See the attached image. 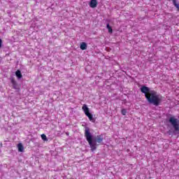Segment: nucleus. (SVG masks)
Here are the masks:
<instances>
[{
    "mask_svg": "<svg viewBox=\"0 0 179 179\" xmlns=\"http://www.w3.org/2000/svg\"><path fill=\"white\" fill-rule=\"evenodd\" d=\"M141 93L145 94L146 100L150 103V104H153L156 107L160 106L163 100V96L157 94L155 90H151L150 88L146 86H143L141 88Z\"/></svg>",
    "mask_w": 179,
    "mask_h": 179,
    "instance_id": "nucleus-1",
    "label": "nucleus"
},
{
    "mask_svg": "<svg viewBox=\"0 0 179 179\" xmlns=\"http://www.w3.org/2000/svg\"><path fill=\"white\" fill-rule=\"evenodd\" d=\"M85 137L90 145L92 152H94L97 149V143H101L104 141L101 135L96 136V140L93 141V135L90 133V129L89 127H85Z\"/></svg>",
    "mask_w": 179,
    "mask_h": 179,
    "instance_id": "nucleus-2",
    "label": "nucleus"
},
{
    "mask_svg": "<svg viewBox=\"0 0 179 179\" xmlns=\"http://www.w3.org/2000/svg\"><path fill=\"white\" fill-rule=\"evenodd\" d=\"M82 110L85 114V115L89 118L90 121H92V122H96V119L93 118V115L90 113L87 105L84 104L82 107Z\"/></svg>",
    "mask_w": 179,
    "mask_h": 179,
    "instance_id": "nucleus-3",
    "label": "nucleus"
},
{
    "mask_svg": "<svg viewBox=\"0 0 179 179\" xmlns=\"http://www.w3.org/2000/svg\"><path fill=\"white\" fill-rule=\"evenodd\" d=\"M169 122L173 127L174 130L176 132L179 131V124L177 119L174 118L173 117H171L169 118Z\"/></svg>",
    "mask_w": 179,
    "mask_h": 179,
    "instance_id": "nucleus-4",
    "label": "nucleus"
},
{
    "mask_svg": "<svg viewBox=\"0 0 179 179\" xmlns=\"http://www.w3.org/2000/svg\"><path fill=\"white\" fill-rule=\"evenodd\" d=\"M10 83L13 85V89H15V90H17V83L16 82L14 78H10Z\"/></svg>",
    "mask_w": 179,
    "mask_h": 179,
    "instance_id": "nucleus-5",
    "label": "nucleus"
},
{
    "mask_svg": "<svg viewBox=\"0 0 179 179\" xmlns=\"http://www.w3.org/2000/svg\"><path fill=\"white\" fill-rule=\"evenodd\" d=\"M97 3V0H91L90 3V8H96Z\"/></svg>",
    "mask_w": 179,
    "mask_h": 179,
    "instance_id": "nucleus-6",
    "label": "nucleus"
},
{
    "mask_svg": "<svg viewBox=\"0 0 179 179\" xmlns=\"http://www.w3.org/2000/svg\"><path fill=\"white\" fill-rule=\"evenodd\" d=\"M80 50H83V51L85 50H87V44L85 42L81 43L80 45Z\"/></svg>",
    "mask_w": 179,
    "mask_h": 179,
    "instance_id": "nucleus-7",
    "label": "nucleus"
},
{
    "mask_svg": "<svg viewBox=\"0 0 179 179\" xmlns=\"http://www.w3.org/2000/svg\"><path fill=\"white\" fill-rule=\"evenodd\" d=\"M15 76L17 78V79H22V78H23V76L22 75V71H20V70L16 71Z\"/></svg>",
    "mask_w": 179,
    "mask_h": 179,
    "instance_id": "nucleus-8",
    "label": "nucleus"
},
{
    "mask_svg": "<svg viewBox=\"0 0 179 179\" xmlns=\"http://www.w3.org/2000/svg\"><path fill=\"white\" fill-rule=\"evenodd\" d=\"M17 149H18V152H23V150H24V147L23 146V144L22 143L17 144Z\"/></svg>",
    "mask_w": 179,
    "mask_h": 179,
    "instance_id": "nucleus-9",
    "label": "nucleus"
},
{
    "mask_svg": "<svg viewBox=\"0 0 179 179\" xmlns=\"http://www.w3.org/2000/svg\"><path fill=\"white\" fill-rule=\"evenodd\" d=\"M172 2L174 6L178 9V10H179V4L177 3V0H173Z\"/></svg>",
    "mask_w": 179,
    "mask_h": 179,
    "instance_id": "nucleus-10",
    "label": "nucleus"
},
{
    "mask_svg": "<svg viewBox=\"0 0 179 179\" xmlns=\"http://www.w3.org/2000/svg\"><path fill=\"white\" fill-rule=\"evenodd\" d=\"M106 28L108 30V33H113V28L110 26V24H107Z\"/></svg>",
    "mask_w": 179,
    "mask_h": 179,
    "instance_id": "nucleus-11",
    "label": "nucleus"
},
{
    "mask_svg": "<svg viewBox=\"0 0 179 179\" xmlns=\"http://www.w3.org/2000/svg\"><path fill=\"white\" fill-rule=\"evenodd\" d=\"M121 113L122 115H127V109H125V108L122 109Z\"/></svg>",
    "mask_w": 179,
    "mask_h": 179,
    "instance_id": "nucleus-12",
    "label": "nucleus"
},
{
    "mask_svg": "<svg viewBox=\"0 0 179 179\" xmlns=\"http://www.w3.org/2000/svg\"><path fill=\"white\" fill-rule=\"evenodd\" d=\"M41 136L43 141H48V139L47 138V136H45V134H41Z\"/></svg>",
    "mask_w": 179,
    "mask_h": 179,
    "instance_id": "nucleus-13",
    "label": "nucleus"
},
{
    "mask_svg": "<svg viewBox=\"0 0 179 179\" xmlns=\"http://www.w3.org/2000/svg\"><path fill=\"white\" fill-rule=\"evenodd\" d=\"M2 47V39H0V48Z\"/></svg>",
    "mask_w": 179,
    "mask_h": 179,
    "instance_id": "nucleus-14",
    "label": "nucleus"
}]
</instances>
